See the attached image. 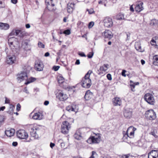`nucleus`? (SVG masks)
I'll return each mask as SVG.
<instances>
[{
	"label": "nucleus",
	"mask_w": 158,
	"mask_h": 158,
	"mask_svg": "<svg viewBox=\"0 0 158 158\" xmlns=\"http://www.w3.org/2000/svg\"><path fill=\"white\" fill-rule=\"evenodd\" d=\"M8 43L13 53L16 55L19 54V45L18 39L13 37H9Z\"/></svg>",
	"instance_id": "nucleus-1"
},
{
	"label": "nucleus",
	"mask_w": 158,
	"mask_h": 158,
	"mask_svg": "<svg viewBox=\"0 0 158 158\" xmlns=\"http://www.w3.org/2000/svg\"><path fill=\"white\" fill-rule=\"evenodd\" d=\"M17 76V81L19 83H20L24 80H27V81L25 82L26 85L28 84L31 82H33L35 80V79L33 77H31L27 80V74L25 72H21L20 73L18 74Z\"/></svg>",
	"instance_id": "nucleus-2"
},
{
	"label": "nucleus",
	"mask_w": 158,
	"mask_h": 158,
	"mask_svg": "<svg viewBox=\"0 0 158 158\" xmlns=\"http://www.w3.org/2000/svg\"><path fill=\"white\" fill-rule=\"evenodd\" d=\"M92 72V71L89 70L85 74V77L82 79L81 82L83 87L88 88L90 87L91 86L92 83L89 77L90 75Z\"/></svg>",
	"instance_id": "nucleus-3"
},
{
	"label": "nucleus",
	"mask_w": 158,
	"mask_h": 158,
	"mask_svg": "<svg viewBox=\"0 0 158 158\" xmlns=\"http://www.w3.org/2000/svg\"><path fill=\"white\" fill-rule=\"evenodd\" d=\"M136 129L133 126L129 127L125 133V131L123 132V137L127 138L128 137L131 138L134 137V132Z\"/></svg>",
	"instance_id": "nucleus-4"
},
{
	"label": "nucleus",
	"mask_w": 158,
	"mask_h": 158,
	"mask_svg": "<svg viewBox=\"0 0 158 158\" xmlns=\"http://www.w3.org/2000/svg\"><path fill=\"white\" fill-rule=\"evenodd\" d=\"M70 128L71 125L67 121H64L61 125V131L64 134H67Z\"/></svg>",
	"instance_id": "nucleus-5"
},
{
	"label": "nucleus",
	"mask_w": 158,
	"mask_h": 158,
	"mask_svg": "<svg viewBox=\"0 0 158 158\" xmlns=\"http://www.w3.org/2000/svg\"><path fill=\"white\" fill-rule=\"evenodd\" d=\"M143 98L145 101L150 105H154L155 103V99L152 94L147 93L144 96Z\"/></svg>",
	"instance_id": "nucleus-6"
},
{
	"label": "nucleus",
	"mask_w": 158,
	"mask_h": 158,
	"mask_svg": "<svg viewBox=\"0 0 158 158\" xmlns=\"http://www.w3.org/2000/svg\"><path fill=\"white\" fill-rule=\"evenodd\" d=\"M146 117L150 120H153L156 118V113L152 110H150L146 111L145 113Z\"/></svg>",
	"instance_id": "nucleus-7"
},
{
	"label": "nucleus",
	"mask_w": 158,
	"mask_h": 158,
	"mask_svg": "<svg viewBox=\"0 0 158 158\" xmlns=\"http://www.w3.org/2000/svg\"><path fill=\"white\" fill-rule=\"evenodd\" d=\"M104 25L107 28H110L113 25V22L112 19L109 17H105L103 20Z\"/></svg>",
	"instance_id": "nucleus-8"
},
{
	"label": "nucleus",
	"mask_w": 158,
	"mask_h": 158,
	"mask_svg": "<svg viewBox=\"0 0 158 158\" xmlns=\"http://www.w3.org/2000/svg\"><path fill=\"white\" fill-rule=\"evenodd\" d=\"M16 134L19 138H27L28 137L27 133L24 130H19L16 132Z\"/></svg>",
	"instance_id": "nucleus-9"
},
{
	"label": "nucleus",
	"mask_w": 158,
	"mask_h": 158,
	"mask_svg": "<svg viewBox=\"0 0 158 158\" xmlns=\"http://www.w3.org/2000/svg\"><path fill=\"white\" fill-rule=\"evenodd\" d=\"M23 32H22L19 30H13L11 32L10 34L9 37H12V36L14 35H18L20 37H22L24 35Z\"/></svg>",
	"instance_id": "nucleus-10"
},
{
	"label": "nucleus",
	"mask_w": 158,
	"mask_h": 158,
	"mask_svg": "<svg viewBox=\"0 0 158 158\" xmlns=\"http://www.w3.org/2000/svg\"><path fill=\"white\" fill-rule=\"evenodd\" d=\"M13 55H9L7 57L6 62L7 64H11L15 62L16 61L15 54Z\"/></svg>",
	"instance_id": "nucleus-11"
},
{
	"label": "nucleus",
	"mask_w": 158,
	"mask_h": 158,
	"mask_svg": "<svg viewBox=\"0 0 158 158\" xmlns=\"http://www.w3.org/2000/svg\"><path fill=\"white\" fill-rule=\"evenodd\" d=\"M51 1L50 0H46L45 3L47 6V8L48 10L51 11H54L56 8L55 7V5L54 4H52L51 5H49V3H51Z\"/></svg>",
	"instance_id": "nucleus-12"
},
{
	"label": "nucleus",
	"mask_w": 158,
	"mask_h": 158,
	"mask_svg": "<svg viewBox=\"0 0 158 158\" xmlns=\"http://www.w3.org/2000/svg\"><path fill=\"white\" fill-rule=\"evenodd\" d=\"M124 116L126 118H130L132 116V110L128 108L124 109L123 112Z\"/></svg>",
	"instance_id": "nucleus-13"
},
{
	"label": "nucleus",
	"mask_w": 158,
	"mask_h": 158,
	"mask_svg": "<svg viewBox=\"0 0 158 158\" xmlns=\"http://www.w3.org/2000/svg\"><path fill=\"white\" fill-rule=\"evenodd\" d=\"M59 99L61 101H65L68 98V96L62 91L59 92L57 96Z\"/></svg>",
	"instance_id": "nucleus-14"
},
{
	"label": "nucleus",
	"mask_w": 158,
	"mask_h": 158,
	"mask_svg": "<svg viewBox=\"0 0 158 158\" xmlns=\"http://www.w3.org/2000/svg\"><path fill=\"white\" fill-rule=\"evenodd\" d=\"M22 47L26 51L30 50L31 49V45L29 40H25L22 43Z\"/></svg>",
	"instance_id": "nucleus-15"
},
{
	"label": "nucleus",
	"mask_w": 158,
	"mask_h": 158,
	"mask_svg": "<svg viewBox=\"0 0 158 158\" xmlns=\"http://www.w3.org/2000/svg\"><path fill=\"white\" fill-rule=\"evenodd\" d=\"M44 65L43 63L40 61H38L36 62L35 65V69L39 71H42L43 70Z\"/></svg>",
	"instance_id": "nucleus-16"
},
{
	"label": "nucleus",
	"mask_w": 158,
	"mask_h": 158,
	"mask_svg": "<svg viewBox=\"0 0 158 158\" xmlns=\"http://www.w3.org/2000/svg\"><path fill=\"white\" fill-rule=\"evenodd\" d=\"M83 130V129H78L77 130L74 135L75 138H79L84 137V134L82 133Z\"/></svg>",
	"instance_id": "nucleus-17"
},
{
	"label": "nucleus",
	"mask_w": 158,
	"mask_h": 158,
	"mask_svg": "<svg viewBox=\"0 0 158 158\" xmlns=\"http://www.w3.org/2000/svg\"><path fill=\"white\" fill-rule=\"evenodd\" d=\"M148 158H158V151L152 150L148 154Z\"/></svg>",
	"instance_id": "nucleus-18"
},
{
	"label": "nucleus",
	"mask_w": 158,
	"mask_h": 158,
	"mask_svg": "<svg viewBox=\"0 0 158 158\" xmlns=\"http://www.w3.org/2000/svg\"><path fill=\"white\" fill-rule=\"evenodd\" d=\"M32 118L35 120H40L43 118V115L40 112H37L34 114L32 116Z\"/></svg>",
	"instance_id": "nucleus-19"
},
{
	"label": "nucleus",
	"mask_w": 158,
	"mask_h": 158,
	"mask_svg": "<svg viewBox=\"0 0 158 158\" xmlns=\"http://www.w3.org/2000/svg\"><path fill=\"white\" fill-rule=\"evenodd\" d=\"M15 131L14 129H10L9 130H6L5 131V134L8 137H11L14 135Z\"/></svg>",
	"instance_id": "nucleus-20"
},
{
	"label": "nucleus",
	"mask_w": 158,
	"mask_h": 158,
	"mask_svg": "<svg viewBox=\"0 0 158 158\" xmlns=\"http://www.w3.org/2000/svg\"><path fill=\"white\" fill-rule=\"evenodd\" d=\"M113 103L114 106H120L121 104V100L119 98L115 97L113 100Z\"/></svg>",
	"instance_id": "nucleus-21"
},
{
	"label": "nucleus",
	"mask_w": 158,
	"mask_h": 158,
	"mask_svg": "<svg viewBox=\"0 0 158 158\" xmlns=\"http://www.w3.org/2000/svg\"><path fill=\"white\" fill-rule=\"evenodd\" d=\"M66 110L69 112L71 111L76 112L77 111V108L76 105H73L67 106L66 107Z\"/></svg>",
	"instance_id": "nucleus-22"
},
{
	"label": "nucleus",
	"mask_w": 158,
	"mask_h": 158,
	"mask_svg": "<svg viewBox=\"0 0 158 158\" xmlns=\"http://www.w3.org/2000/svg\"><path fill=\"white\" fill-rule=\"evenodd\" d=\"M104 34L105 38L110 39L113 37V34L111 31L109 30H106L104 31Z\"/></svg>",
	"instance_id": "nucleus-23"
},
{
	"label": "nucleus",
	"mask_w": 158,
	"mask_h": 158,
	"mask_svg": "<svg viewBox=\"0 0 158 158\" xmlns=\"http://www.w3.org/2000/svg\"><path fill=\"white\" fill-rule=\"evenodd\" d=\"M100 141V139H88L86 141L89 144L98 143Z\"/></svg>",
	"instance_id": "nucleus-24"
},
{
	"label": "nucleus",
	"mask_w": 158,
	"mask_h": 158,
	"mask_svg": "<svg viewBox=\"0 0 158 158\" xmlns=\"http://www.w3.org/2000/svg\"><path fill=\"white\" fill-rule=\"evenodd\" d=\"M93 96L92 93L89 90H88L85 93V98L86 100H88L91 98Z\"/></svg>",
	"instance_id": "nucleus-25"
},
{
	"label": "nucleus",
	"mask_w": 158,
	"mask_h": 158,
	"mask_svg": "<svg viewBox=\"0 0 158 158\" xmlns=\"http://www.w3.org/2000/svg\"><path fill=\"white\" fill-rule=\"evenodd\" d=\"M135 48L137 50L140 52H143V50L141 46V43L140 41L136 42L135 43Z\"/></svg>",
	"instance_id": "nucleus-26"
},
{
	"label": "nucleus",
	"mask_w": 158,
	"mask_h": 158,
	"mask_svg": "<svg viewBox=\"0 0 158 158\" xmlns=\"http://www.w3.org/2000/svg\"><path fill=\"white\" fill-rule=\"evenodd\" d=\"M9 25L7 23H0V29L7 30L9 28Z\"/></svg>",
	"instance_id": "nucleus-27"
},
{
	"label": "nucleus",
	"mask_w": 158,
	"mask_h": 158,
	"mask_svg": "<svg viewBox=\"0 0 158 158\" xmlns=\"http://www.w3.org/2000/svg\"><path fill=\"white\" fill-rule=\"evenodd\" d=\"M74 5L72 3H68L67 7V11L69 13H72L73 10Z\"/></svg>",
	"instance_id": "nucleus-28"
},
{
	"label": "nucleus",
	"mask_w": 158,
	"mask_h": 158,
	"mask_svg": "<svg viewBox=\"0 0 158 158\" xmlns=\"http://www.w3.org/2000/svg\"><path fill=\"white\" fill-rule=\"evenodd\" d=\"M109 66L108 64H104L100 67L99 70L101 71H106L109 68Z\"/></svg>",
	"instance_id": "nucleus-29"
},
{
	"label": "nucleus",
	"mask_w": 158,
	"mask_h": 158,
	"mask_svg": "<svg viewBox=\"0 0 158 158\" xmlns=\"http://www.w3.org/2000/svg\"><path fill=\"white\" fill-rule=\"evenodd\" d=\"M37 129L35 127H34L33 128H32L31 129V136L33 137H35L36 138V131L35 130H37Z\"/></svg>",
	"instance_id": "nucleus-30"
},
{
	"label": "nucleus",
	"mask_w": 158,
	"mask_h": 158,
	"mask_svg": "<svg viewBox=\"0 0 158 158\" xmlns=\"http://www.w3.org/2000/svg\"><path fill=\"white\" fill-rule=\"evenodd\" d=\"M142 3H140V4L137 5L135 7V11L138 12H139L141 11L143 9V7L142 6Z\"/></svg>",
	"instance_id": "nucleus-31"
},
{
	"label": "nucleus",
	"mask_w": 158,
	"mask_h": 158,
	"mask_svg": "<svg viewBox=\"0 0 158 158\" xmlns=\"http://www.w3.org/2000/svg\"><path fill=\"white\" fill-rule=\"evenodd\" d=\"M100 135V134L98 133L96 134L93 133L89 138H100L101 137Z\"/></svg>",
	"instance_id": "nucleus-32"
},
{
	"label": "nucleus",
	"mask_w": 158,
	"mask_h": 158,
	"mask_svg": "<svg viewBox=\"0 0 158 158\" xmlns=\"http://www.w3.org/2000/svg\"><path fill=\"white\" fill-rule=\"evenodd\" d=\"M153 64L157 66H158V55H156L153 57Z\"/></svg>",
	"instance_id": "nucleus-33"
},
{
	"label": "nucleus",
	"mask_w": 158,
	"mask_h": 158,
	"mask_svg": "<svg viewBox=\"0 0 158 158\" xmlns=\"http://www.w3.org/2000/svg\"><path fill=\"white\" fill-rule=\"evenodd\" d=\"M6 117L3 115H0V127L4 124L6 120Z\"/></svg>",
	"instance_id": "nucleus-34"
},
{
	"label": "nucleus",
	"mask_w": 158,
	"mask_h": 158,
	"mask_svg": "<svg viewBox=\"0 0 158 158\" xmlns=\"http://www.w3.org/2000/svg\"><path fill=\"white\" fill-rule=\"evenodd\" d=\"M124 16L123 15L119 14L116 16V19L117 20H120L124 19Z\"/></svg>",
	"instance_id": "nucleus-35"
},
{
	"label": "nucleus",
	"mask_w": 158,
	"mask_h": 158,
	"mask_svg": "<svg viewBox=\"0 0 158 158\" xmlns=\"http://www.w3.org/2000/svg\"><path fill=\"white\" fill-rule=\"evenodd\" d=\"M150 25L152 26H156L158 25V20L156 19H153L151 20Z\"/></svg>",
	"instance_id": "nucleus-36"
},
{
	"label": "nucleus",
	"mask_w": 158,
	"mask_h": 158,
	"mask_svg": "<svg viewBox=\"0 0 158 158\" xmlns=\"http://www.w3.org/2000/svg\"><path fill=\"white\" fill-rule=\"evenodd\" d=\"M58 82L59 83H62L64 81V78L63 77L60 76L58 77Z\"/></svg>",
	"instance_id": "nucleus-37"
},
{
	"label": "nucleus",
	"mask_w": 158,
	"mask_h": 158,
	"mask_svg": "<svg viewBox=\"0 0 158 158\" xmlns=\"http://www.w3.org/2000/svg\"><path fill=\"white\" fill-rule=\"evenodd\" d=\"M38 47L40 48H45V45L40 41L38 42Z\"/></svg>",
	"instance_id": "nucleus-38"
},
{
	"label": "nucleus",
	"mask_w": 158,
	"mask_h": 158,
	"mask_svg": "<svg viewBox=\"0 0 158 158\" xmlns=\"http://www.w3.org/2000/svg\"><path fill=\"white\" fill-rule=\"evenodd\" d=\"M97 154L96 152L95 151H92V155L90 157L92 158H95L97 157Z\"/></svg>",
	"instance_id": "nucleus-39"
},
{
	"label": "nucleus",
	"mask_w": 158,
	"mask_h": 158,
	"mask_svg": "<svg viewBox=\"0 0 158 158\" xmlns=\"http://www.w3.org/2000/svg\"><path fill=\"white\" fill-rule=\"evenodd\" d=\"M86 11L88 12L89 14H92L94 13V11L93 9L91 8L89 9H87Z\"/></svg>",
	"instance_id": "nucleus-40"
},
{
	"label": "nucleus",
	"mask_w": 158,
	"mask_h": 158,
	"mask_svg": "<svg viewBox=\"0 0 158 158\" xmlns=\"http://www.w3.org/2000/svg\"><path fill=\"white\" fill-rule=\"evenodd\" d=\"M63 33L67 35H69L71 33L69 29H67L64 31Z\"/></svg>",
	"instance_id": "nucleus-41"
},
{
	"label": "nucleus",
	"mask_w": 158,
	"mask_h": 158,
	"mask_svg": "<svg viewBox=\"0 0 158 158\" xmlns=\"http://www.w3.org/2000/svg\"><path fill=\"white\" fill-rule=\"evenodd\" d=\"M94 55V52H89L87 56L89 58H91Z\"/></svg>",
	"instance_id": "nucleus-42"
},
{
	"label": "nucleus",
	"mask_w": 158,
	"mask_h": 158,
	"mask_svg": "<svg viewBox=\"0 0 158 158\" xmlns=\"http://www.w3.org/2000/svg\"><path fill=\"white\" fill-rule=\"evenodd\" d=\"M151 44L152 45H155L156 44V41L155 40L154 38H153L151 41Z\"/></svg>",
	"instance_id": "nucleus-43"
},
{
	"label": "nucleus",
	"mask_w": 158,
	"mask_h": 158,
	"mask_svg": "<svg viewBox=\"0 0 158 158\" xmlns=\"http://www.w3.org/2000/svg\"><path fill=\"white\" fill-rule=\"evenodd\" d=\"M94 25V23L93 22H90L88 24V27L89 28H91Z\"/></svg>",
	"instance_id": "nucleus-44"
},
{
	"label": "nucleus",
	"mask_w": 158,
	"mask_h": 158,
	"mask_svg": "<svg viewBox=\"0 0 158 158\" xmlns=\"http://www.w3.org/2000/svg\"><path fill=\"white\" fill-rule=\"evenodd\" d=\"M60 67L59 66H54L53 67L52 69L55 71H57L59 69Z\"/></svg>",
	"instance_id": "nucleus-45"
},
{
	"label": "nucleus",
	"mask_w": 158,
	"mask_h": 158,
	"mask_svg": "<svg viewBox=\"0 0 158 158\" xmlns=\"http://www.w3.org/2000/svg\"><path fill=\"white\" fill-rule=\"evenodd\" d=\"M106 77H107V79L108 80H109L110 81H111L112 80V77H111V75L110 74V73L108 74L107 75Z\"/></svg>",
	"instance_id": "nucleus-46"
},
{
	"label": "nucleus",
	"mask_w": 158,
	"mask_h": 158,
	"mask_svg": "<svg viewBox=\"0 0 158 158\" xmlns=\"http://www.w3.org/2000/svg\"><path fill=\"white\" fill-rule=\"evenodd\" d=\"M130 86L131 89V90L133 91H135L134 89L135 85L134 84H131L130 85Z\"/></svg>",
	"instance_id": "nucleus-47"
},
{
	"label": "nucleus",
	"mask_w": 158,
	"mask_h": 158,
	"mask_svg": "<svg viewBox=\"0 0 158 158\" xmlns=\"http://www.w3.org/2000/svg\"><path fill=\"white\" fill-rule=\"evenodd\" d=\"M21 108V106L19 103L17 104L16 106V110L17 111H19Z\"/></svg>",
	"instance_id": "nucleus-48"
},
{
	"label": "nucleus",
	"mask_w": 158,
	"mask_h": 158,
	"mask_svg": "<svg viewBox=\"0 0 158 158\" xmlns=\"http://www.w3.org/2000/svg\"><path fill=\"white\" fill-rule=\"evenodd\" d=\"M5 6V5L2 2L0 1V8L4 7Z\"/></svg>",
	"instance_id": "nucleus-49"
},
{
	"label": "nucleus",
	"mask_w": 158,
	"mask_h": 158,
	"mask_svg": "<svg viewBox=\"0 0 158 158\" xmlns=\"http://www.w3.org/2000/svg\"><path fill=\"white\" fill-rule=\"evenodd\" d=\"M78 55L82 57H85L86 56L83 52L79 53Z\"/></svg>",
	"instance_id": "nucleus-50"
},
{
	"label": "nucleus",
	"mask_w": 158,
	"mask_h": 158,
	"mask_svg": "<svg viewBox=\"0 0 158 158\" xmlns=\"http://www.w3.org/2000/svg\"><path fill=\"white\" fill-rule=\"evenodd\" d=\"M126 72V71L124 70H123L122 72V75L123 76L126 77V75L125 74V73Z\"/></svg>",
	"instance_id": "nucleus-51"
},
{
	"label": "nucleus",
	"mask_w": 158,
	"mask_h": 158,
	"mask_svg": "<svg viewBox=\"0 0 158 158\" xmlns=\"http://www.w3.org/2000/svg\"><path fill=\"white\" fill-rule=\"evenodd\" d=\"M10 100L9 99L7 98H5V103H10Z\"/></svg>",
	"instance_id": "nucleus-52"
},
{
	"label": "nucleus",
	"mask_w": 158,
	"mask_h": 158,
	"mask_svg": "<svg viewBox=\"0 0 158 158\" xmlns=\"http://www.w3.org/2000/svg\"><path fill=\"white\" fill-rule=\"evenodd\" d=\"M12 145L13 146L16 147L18 143L17 142H13Z\"/></svg>",
	"instance_id": "nucleus-53"
},
{
	"label": "nucleus",
	"mask_w": 158,
	"mask_h": 158,
	"mask_svg": "<svg viewBox=\"0 0 158 158\" xmlns=\"http://www.w3.org/2000/svg\"><path fill=\"white\" fill-rule=\"evenodd\" d=\"M5 108V106H3L0 107V111H3Z\"/></svg>",
	"instance_id": "nucleus-54"
},
{
	"label": "nucleus",
	"mask_w": 158,
	"mask_h": 158,
	"mask_svg": "<svg viewBox=\"0 0 158 158\" xmlns=\"http://www.w3.org/2000/svg\"><path fill=\"white\" fill-rule=\"evenodd\" d=\"M129 154H128L127 155H123L122 156V157H123V158H128L129 157Z\"/></svg>",
	"instance_id": "nucleus-55"
},
{
	"label": "nucleus",
	"mask_w": 158,
	"mask_h": 158,
	"mask_svg": "<svg viewBox=\"0 0 158 158\" xmlns=\"http://www.w3.org/2000/svg\"><path fill=\"white\" fill-rule=\"evenodd\" d=\"M11 2L12 3L15 4L17 3V0H11Z\"/></svg>",
	"instance_id": "nucleus-56"
},
{
	"label": "nucleus",
	"mask_w": 158,
	"mask_h": 158,
	"mask_svg": "<svg viewBox=\"0 0 158 158\" xmlns=\"http://www.w3.org/2000/svg\"><path fill=\"white\" fill-rule=\"evenodd\" d=\"M55 144L54 143H51L50 144V147L52 148H53L55 146Z\"/></svg>",
	"instance_id": "nucleus-57"
},
{
	"label": "nucleus",
	"mask_w": 158,
	"mask_h": 158,
	"mask_svg": "<svg viewBox=\"0 0 158 158\" xmlns=\"http://www.w3.org/2000/svg\"><path fill=\"white\" fill-rule=\"evenodd\" d=\"M49 103V102L48 101H46L44 103V104L46 106L48 105Z\"/></svg>",
	"instance_id": "nucleus-58"
},
{
	"label": "nucleus",
	"mask_w": 158,
	"mask_h": 158,
	"mask_svg": "<svg viewBox=\"0 0 158 158\" xmlns=\"http://www.w3.org/2000/svg\"><path fill=\"white\" fill-rule=\"evenodd\" d=\"M24 92H25L26 93H27V94H28L29 93V92L27 89V88L25 87L24 89V90H23Z\"/></svg>",
	"instance_id": "nucleus-59"
},
{
	"label": "nucleus",
	"mask_w": 158,
	"mask_h": 158,
	"mask_svg": "<svg viewBox=\"0 0 158 158\" xmlns=\"http://www.w3.org/2000/svg\"><path fill=\"white\" fill-rule=\"evenodd\" d=\"M14 108V106L12 105H10V109L11 110L12 112H13V108Z\"/></svg>",
	"instance_id": "nucleus-60"
},
{
	"label": "nucleus",
	"mask_w": 158,
	"mask_h": 158,
	"mask_svg": "<svg viewBox=\"0 0 158 158\" xmlns=\"http://www.w3.org/2000/svg\"><path fill=\"white\" fill-rule=\"evenodd\" d=\"M24 139V140L23 141L24 142H29L30 141V140H31V139H29V140H27V139Z\"/></svg>",
	"instance_id": "nucleus-61"
},
{
	"label": "nucleus",
	"mask_w": 158,
	"mask_h": 158,
	"mask_svg": "<svg viewBox=\"0 0 158 158\" xmlns=\"http://www.w3.org/2000/svg\"><path fill=\"white\" fill-rule=\"evenodd\" d=\"M80 64V62L79 60H77L76 61L75 64Z\"/></svg>",
	"instance_id": "nucleus-62"
},
{
	"label": "nucleus",
	"mask_w": 158,
	"mask_h": 158,
	"mask_svg": "<svg viewBox=\"0 0 158 158\" xmlns=\"http://www.w3.org/2000/svg\"><path fill=\"white\" fill-rule=\"evenodd\" d=\"M145 139H141L139 140L138 141V143L139 144H140V143L142 142H144V141Z\"/></svg>",
	"instance_id": "nucleus-63"
},
{
	"label": "nucleus",
	"mask_w": 158,
	"mask_h": 158,
	"mask_svg": "<svg viewBox=\"0 0 158 158\" xmlns=\"http://www.w3.org/2000/svg\"><path fill=\"white\" fill-rule=\"evenodd\" d=\"M26 27L27 28H29L30 27V25L29 24H27L26 25Z\"/></svg>",
	"instance_id": "nucleus-64"
}]
</instances>
